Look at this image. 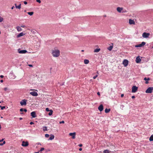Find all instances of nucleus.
<instances>
[{
    "label": "nucleus",
    "mask_w": 153,
    "mask_h": 153,
    "mask_svg": "<svg viewBox=\"0 0 153 153\" xmlns=\"http://www.w3.org/2000/svg\"><path fill=\"white\" fill-rule=\"evenodd\" d=\"M16 28L17 29V30L19 32L21 31L22 30V29L19 26H18L16 27Z\"/></svg>",
    "instance_id": "nucleus-19"
},
{
    "label": "nucleus",
    "mask_w": 153,
    "mask_h": 153,
    "mask_svg": "<svg viewBox=\"0 0 153 153\" xmlns=\"http://www.w3.org/2000/svg\"><path fill=\"white\" fill-rule=\"evenodd\" d=\"M141 61V59L139 56L137 57L136 59V62L137 63H140Z\"/></svg>",
    "instance_id": "nucleus-11"
},
{
    "label": "nucleus",
    "mask_w": 153,
    "mask_h": 153,
    "mask_svg": "<svg viewBox=\"0 0 153 153\" xmlns=\"http://www.w3.org/2000/svg\"><path fill=\"white\" fill-rule=\"evenodd\" d=\"M15 6L16 8H18V9H20L21 8V4H20L18 6L16 4H15Z\"/></svg>",
    "instance_id": "nucleus-17"
},
{
    "label": "nucleus",
    "mask_w": 153,
    "mask_h": 153,
    "mask_svg": "<svg viewBox=\"0 0 153 153\" xmlns=\"http://www.w3.org/2000/svg\"><path fill=\"white\" fill-rule=\"evenodd\" d=\"M113 48V46H110L108 48V50L109 51H111L112 50Z\"/></svg>",
    "instance_id": "nucleus-28"
},
{
    "label": "nucleus",
    "mask_w": 153,
    "mask_h": 153,
    "mask_svg": "<svg viewBox=\"0 0 153 153\" xmlns=\"http://www.w3.org/2000/svg\"><path fill=\"white\" fill-rule=\"evenodd\" d=\"M148 82H148V81H146V82L145 83H146V84H148Z\"/></svg>",
    "instance_id": "nucleus-53"
},
{
    "label": "nucleus",
    "mask_w": 153,
    "mask_h": 153,
    "mask_svg": "<svg viewBox=\"0 0 153 153\" xmlns=\"http://www.w3.org/2000/svg\"><path fill=\"white\" fill-rule=\"evenodd\" d=\"M43 130L44 131H47V127H43Z\"/></svg>",
    "instance_id": "nucleus-34"
},
{
    "label": "nucleus",
    "mask_w": 153,
    "mask_h": 153,
    "mask_svg": "<svg viewBox=\"0 0 153 153\" xmlns=\"http://www.w3.org/2000/svg\"><path fill=\"white\" fill-rule=\"evenodd\" d=\"M22 145L23 146H27L28 145V142H25L23 141L22 142Z\"/></svg>",
    "instance_id": "nucleus-8"
},
{
    "label": "nucleus",
    "mask_w": 153,
    "mask_h": 153,
    "mask_svg": "<svg viewBox=\"0 0 153 153\" xmlns=\"http://www.w3.org/2000/svg\"><path fill=\"white\" fill-rule=\"evenodd\" d=\"M33 89H30V90H33Z\"/></svg>",
    "instance_id": "nucleus-61"
},
{
    "label": "nucleus",
    "mask_w": 153,
    "mask_h": 153,
    "mask_svg": "<svg viewBox=\"0 0 153 153\" xmlns=\"http://www.w3.org/2000/svg\"><path fill=\"white\" fill-rule=\"evenodd\" d=\"M24 4H27V2L26 1H24Z\"/></svg>",
    "instance_id": "nucleus-43"
},
{
    "label": "nucleus",
    "mask_w": 153,
    "mask_h": 153,
    "mask_svg": "<svg viewBox=\"0 0 153 153\" xmlns=\"http://www.w3.org/2000/svg\"><path fill=\"white\" fill-rule=\"evenodd\" d=\"M24 35L25 33H23V32H22L20 33L17 36V37H19L24 36Z\"/></svg>",
    "instance_id": "nucleus-18"
},
{
    "label": "nucleus",
    "mask_w": 153,
    "mask_h": 153,
    "mask_svg": "<svg viewBox=\"0 0 153 153\" xmlns=\"http://www.w3.org/2000/svg\"><path fill=\"white\" fill-rule=\"evenodd\" d=\"M153 87H149L146 91V93H151L152 92V89Z\"/></svg>",
    "instance_id": "nucleus-5"
},
{
    "label": "nucleus",
    "mask_w": 153,
    "mask_h": 153,
    "mask_svg": "<svg viewBox=\"0 0 153 153\" xmlns=\"http://www.w3.org/2000/svg\"><path fill=\"white\" fill-rule=\"evenodd\" d=\"M98 71H97L96 74V75L95 76H94L93 77V78L94 79H95L98 76Z\"/></svg>",
    "instance_id": "nucleus-25"
},
{
    "label": "nucleus",
    "mask_w": 153,
    "mask_h": 153,
    "mask_svg": "<svg viewBox=\"0 0 153 153\" xmlns=\"http://www.w3.org/2000/svg\"><path fill=\"white\" fill-rule=\"evenodd\" d=\"M44 150V148H42L40 149V150L39 151V152H41L43 151Z\"/></svg>",
    "instance_id": "nucleus-39"
},
{
    "label": "nucleus",
    "mask_w": 153,
    "mask_h": 153,
    "mask_svg": "<svg viewBox=\"0 0 153 153\" xmlns=\"http://www.w3.org/2000/svg\"><path fill=\"white\" fill-rule=\"evenodd\" d=\"M124 12H126V11H124Z\"/></svg>",
    "instance_id": "nucleus-62"
},
{
    "label": "nucleus",
    "mask_w": 153,
    "mask_h": 153,
    "mask_svg": "<svg viewBox=\"0 0 153 153\" xmlns=\"http://www.w3.org/2000/svg\"><path fill=\"white\" fill-rule=\"evenodd\" d=\"M14 6H13L12 7H11V9H13L14 8Z\"/></svg>",
    "instance_id": "nucleus-55"
},
{
    "label": "nucleus",
    "mask_w": 153,
    "mask_h": 153,
    "mask_svg": "<svg viewBox=\"0 0 153 153\" xmlns=\"http://www.w3.org/2000/svg\"><path fill=\"white\" fill-rule=\"evenodd\" d=\"M25 27V26L24 25H22L21 26V27Z\"/></svg>",
    "instance_id": "nucleus-44"
},
{
    "label": "nucleus",
    "mask_w": 153,
    "mask_h": 153,
    "mask_svg": "<svg viewBox=\"0 0 153 153\" xmlns=\"http://www.w3.org/2000/svg\"><path fill=\"white\" fill-rule=\"evenodd\" d=\"M36 153H39V152H36Z\"/></svg>",
    "instance_id": "nucleus-60"
},
{
    "label": "nucleus",
    "mask_w": 153,
    "mask_h": 153,
    "mask_svg": "<svg viewBox=\"0 0 153 153\" xmlns=\"http://www.w3.org/2000/svg\"><path fill=\"white\" fill-rule=\"evenodd\" d=\"M123 96H124V94H122L121 95V97H123Z\"/></svg>",
    "instance_id": "nucleus-46"
},
{
    "label": "nucleus",
    "mask_w": 153,
    "mask_h": 153,
    "mask_svg": "<svg viewBox=\"0 0 153 153\" xmlns=\"http://www.w3.org/2000/svg\"><path fill=\"white\" fill-rule=\"evenodd\" d=\"M46 111H47L48 112L50 111V110L49 109V108H46Z\"/></svg>",
    "instance_id": "nucleus-38"
},
{
    "label": "nucleus",
    "mask_w": 153,
    "mask_h": 153,
    "mask_svg": "<svg viewBox=\"0 0 153 153\" xmlns=\"http://www.w3.org/2000/svg\"><path fill=\"white\" fill-rule=\"evenodd\" d=\"M135 47H142V46L141 45V44H139V45H136L135 46Z\"/></svg>",
    "instance_id": "nucleus-31"
},
{
    "label": "nucleus",
    "mask_w": 153,
    "mask_h": 153,
    "mask_svg": "<svg viewBox=\"0 0 153 153\" xmlns=\"http://www.w3.org/2000/svg\"><path fill=\"white\" fill-rule=\"evenodd\" d=\"M1 125H0V129H1Z\"/></svg>",
    "instance_id": "nucleus-56"
},
{
    "label": "nucleus",
    "mask_w": 153,
    "mask_h": 153,
    "mask_svg": "<svg viewBox=\"0 0 153 153\" xmlns=\"http://www.w3.org/2000/svg\"><path fill=\"white\" fill-rule=\"evenodd\" d=\"M76 133L75 132L71 133L69 134V135L70 136L72 137V138L73 139H74L75 138Z\"/></svg>",
    "instance_id": "nucleus-7"
},
{
    "label": "nucleus",
    "mask_w": 153,
    "mask_h": 153,
    "mask_svg": "<svg viewBox=\"0 0 153 153\" xmlns=\"http://www.w3.org/2000/svg\"><path fill=\"white\" fill-rule=\"evenodd\" d=\"M31 116L33 118L36 117V116L35 112L33 111L30 113Z\"/></svg>",
    "instance_id": "nucleus-12"
},
{
    "label": "nucleus",
    "mask_w": 153,
    "mask_h": 153,
    "mask_svg": "<svg viewBox=\"0 0 153 153\" xmlns=\"http://www.w3.org/2000/svg\"><path fill=\"white\" fill-rule=\"evenodd\" d=\"M20 111L21 112L25 111V112H26L27 111V110L26 109H23V108H21L20 110Z\"/></svg>",
    "instance_id": "nucleus-22"
},
{
    "label": "nucleus",
    "mask_w": 153,
    "mask_h": 153,
    "mask_svg": "<svg viewBox=\"0 0 153 153\" xmlns=\"http://www.w3.org/2000/svg\"><path fill=\"white\" fill-rule=\"evenodd\" d=\"M97 94L98 95H100V93L99 92H97Z\"/></svg>",
    "instance_id": "nucleus-51"
},
{
    "label": "nucleus",
    "mask_w": 153,
    "mask_h": 153,
    "mask_svg": "<svg viewBox=\"0 0 153 153\" xmlns=\"http://www.w3.org/2000/svg\"><path fill=\"white\" fill-rule=\"evenodd\" d=\"M30 125H31V124H33V123L32 122H31L30 123Z\"/></svg>",
    "instance_id": "nucleus-50"
},
{
    "label": "nucleus",
    "mask_w": 153,
    "mask_h": 153,
    "mask_svg": "<svg viewBox=\"0 0 153 153\" xmlns=\"http://www.w3.org/2000/svg\"><path fill=\"white\" fill-rule=\"evenodd\" d=\"M5 141H4V139H2L1 140H0V145L2 146L4 144H5Z\"/></svg>",
    "instance_id": "nucleus-14"
},
{
    "label": "nucleus",
    "mask_w": 153,
    "mask_h": 153,
    "mask_svg": "<svg viewBox=\"0 0 153 153\" xmlns=\"http://www.w3.org/2000/svg\"><path fill=\"white\" fill-rule=\"evenodd\" d=\"M1 107H2V106H1V105H0V108H1Z\"/></svg>",
    "instance_id": "nucleus-58"
},
{
    "label": "nucleus",
    "mask_w": 153,
    "mask_h": 153,
    "mask_svg": "<svg viewBox=\"0 0 153 153\" xmlns=\"http://www.w3.org/2000/svg\"><path fill=\"white\" fill-rule=\"evenodd\" d=\"M150 35V34L149 33H146V32H144L142 34V37L143 38H149Z\"/></svg>",
    "instance_id": "nucleus-2"
},
{
    "label": "nucleus",
    "mask_w": 153,
    "mask_h": 153,
    "mask_svg": "<svg viewBox=\"0 0 153 153\" xmlns=\"http://www.w3.org/2000/svg\"><path fill=\"white\" fill-rule=\"evenodd\" d=\"M28 66L30 67H33V65H28Z\"/></svg>",
    "instance_id": "nucleus-45"
},
{
    "label": "nucleus",
    "mask_w": 153,
    "mask_h": 153,
    "mask_svg": "<svg viewBox=\"0 0 153 153\" xmlns=\"http://www.w3.org/2000/svg\"><path fill=\"white\" fill-rule=\"evenodd\" d=\"M100 48H97L94 50V52H98L100 51Z\"/></svg>",
    "instance_id": "nucleus-21"
},
{
    "label": "nucleus",
    "mask_w": 153,
    "mask_h": 153,
    "mask_svg": "<svg viewBox=\"0 0 153 153\" xmlns=\"http://www.w3.org/2000/svg\"><path fill=\"white\" fill-rule=\"evenodd\" d=\"M49 135L48 134H46L45 135V136L46 137H49Z\"/></svg>",
    "instance_id": "nucleus-37"
},
{
    "label": "nucleus",
    "mask_w": 153,
    "mask_h": 153,
    "mask_svg": "<svg viewBox=\"0 0 153 153\" xmlns=\"http://www.w3.org/2000/svg\"><path fill=\"white\" fill-rule=\"evenodd\" d=\"M54 137L53 135H51V137H50L49 138V140H52L54 138Z\"/></svg>",
    "instance_id": "nucleus-24"
},
{
    "label": "nucleus",
    "mask_w": 153,
    "mask_h": 153,
    "mask_svg": "<svg viewBox=\"0 0 153 153\" xmlns=\"http://www.w3.org/2000/svg\"><path fill=\"white\" fill-rule=\"evenodd\" d=\"M65 123V122L64 121L62 120L61 121H59V124H61V123Z\"/></svg>",
    "instance_id": "nucleus-36"
},
{
    "label": "nucleus",
    "mask_w": 153,
    "mask_h": 153,
    "mask_svg": "<svg viewBox=\"0 0 153 153\" xmlns=\"http://www.w3.org/2000/svg\"><path fill=\"white\" fill-rule=\"evenodd\" d=\"M53 111L52 110H50L49 112L48 113V115L50 116L51 115L53 114Z\"/></svg>",
    "instance_id": "nucleus-27"
},
{
    "label": "nucleus",
    "mask_w": 153,
    "mask_h": 153,
    "mask_svg": "<svg viewBox=\"0 0 153 153\" xmlns=\"http://www.w3.org/2000/svg\"><path fill=\"white\" fill-rule=\"evenodd\" d=\"M110 108L109 109H107L106 108L105 110V112L106 113H108L110 112Z\"/></svg>",
    "instance_id": "nucleus-23"
},
{
    "label": "nucleus",
    "mask_w": 153,
    "mask_h": 153,
    "mask_svg": "<svg viewBox=\"0 0 153 153\" xmlns=\"http://www.w3.org/2000/svg\"><path fill=\"white\" fill-rule=\"evenodd\" d=\"M27 100L25 99H24L22 100L20 102V104L22 106L23 105H25L27 104Z\"/></svg>",
    "instance_id": "nucleus-3"
},
{
    "label": "nucleus",
    "mask_w": 153,
    "mask_h": 153,
    "mask_svg": "<svg viewBox=\"0 0 153 153\" xmlns=\"http://www.w3.org/2000/svg\"><path fill=\"white\" fill-rule=\"evenodd\" d=\"M129 23L130 25H135V22L133 20L129 19Z\"/></svg>",
    "instance_id": "nucleus-15"
},
{
    "label": "nucleus",
    "mask_w": 153,
    "mask_h": 153,
    "mask_svg": "<svg viewBox=\"0 0 153 153\" xmlns=\"http://www.w3.org/2000/svg\"><path fill=\"white\" fill-rule=\"evenodd\" d=\"M153 91V89H152V91Z\"/></svg>",
    "instance_id": "nucleus-63"
},
{
    "label": "nucleus",
    "mask_w": 153,
    "mask_h": 153,
    "mask_svg": "<svg viewBox=\"0 0 153 153\" xmlns=\"http://www.w3.org/2000/svg\"><path fill=\"white\" fill-rule=\"evenodd\" d=\"M123 8L122 7H118L117 8V11L119 13H121L123 10Z\"/></svg>",
    "instance_id": "nucleus-16"
},
{
    "label": "nucleus",
    "mask_w": 153,
    "mask_h": 153,
    "mask_svg": "<svg viewBox=\"0 0 153 153\" xmlns=\"http://www.w3.org/2000/svg\"><path fill=\"white\" fill-rule=\"evenodd\" d=\"M1 103V102L0 101V103Z\"/></svg>",
    "instance_id": "nucleus-64"
},
{
    "label": "nucleus",
    "mask_w": 153,
    "mask_h": 153,
    "mask_svg": "<svg viewBox=\"0 0 153 153\" xmlns=\"http://www.w3.org/2000/svg\"><path fill=\"white\" fill-rule=\"evenodd\" d=\"M98 110L100 111H102L103 109V106L102 104L100 105L98 108Z\"/></svg>",
    "instance_id": "nucleus-13"
},
{
    "label": "nucleus",
    "mask_w": 153,
    "mask_h": 153,
    "mask_svg": "<svg viewBox=\"0 0 153 153\" xmlns=\"http://www.w3.org/2000/svg\"><path fill=\"white\" fill-rule=\"evenodd\" d=\"M3 20V18L0 16V22H2Z\"/></svg>",
    "instance_id": "nucleus-33"
},
{
    "label": "nucleus",
    "mask_w": 153,
    "mask_h": 153,
    "mask_svg": "<svg viewBox=\"0 0 153 153\" xmlns=\"http://www.w3.org/2000/svg\"><path fill=\"white\" fill-rule=\"evenodd\" d=\"M89 62V61L88 59H85L84 60V63L85 64H88Z\"/></svg>",
    "instance_id": "nucleus-20"
},
{
    "label": "nucleus",
    "mask_w": 153,
    "mask_h": 153,
    "mask_svg": "<svg viewBox=\"0 0 153 153\" xmlns=\"http://www.w3.org/2000/svg\"><path fill=\"white\" fill-rule=\"evenodd\" d=\"M135 96H133L131 97V98L132 99L134 98H135Z\"/></svg>",
    "instance_id": "nucleus-49"
},
{
    "label": "nucleus",
    "mask_w": 153,
    "mask_h": 153,
    "mask_svg": "<svg viewBox=\"0 0 153 153\" xmlns=\"http://www.w3.org/2000/svg\"><path fill=\"white\" fill-rule=\"evenodd\" d=\"M52 54L53 57H58L60 55V51L58 50L54 49L52 51Z\"/></svg>",
    "instance_id": "nucleus-1"
},
{
    "label": "nucleus",
    "mask_w": 153,
    "mask_h": 153,
    "mask_svg": "<svg viewBox=\"0 0 153 153\" xmlns=\"http://www.w3.org/2000/svg\"><path fill=\"white\" fill-rule=\"evenodd\" d=\"M79 150L80 151H81L82 150V149L81 148H79Z\"/></svg>",
    "instance_id": "nucleus-54"
},
{
    "label": "nucleus",
    "mask_w": 153,
    "mask_h": 153,
    "mask_svg": "<svg viewBox=\"0 0 153 153\" xmlns=\"http://www.w3.org/2000/svg\"><path fill=\"white\" fill-rule=\"evenodd\" d=\"M5 108V106H2V107H1V109L2 110H3Z\"/></svg>",
    "instance_id": "nucleus-42"
},
{
    "label": "nucleus",
    "mask_w": 153,
    "mask_h": 153,
    "mask_svg": "<svg viewBox=\"0 0 153 153\" xmlns=\"http://www.w3.org/2000/svg\"><path fill=\"white\" fill-rule=\"evenodd\" d=\"M110 152L108 150H105L103 151L104 153H110Z\"/></svg>",
    "instance_id": "nucleus-30"
},
{
    "label": "nucleus",
    "mask_w": 153,
    "mask_h": 153,
    "mask_svg": "<svg viewBox=\"0 0 153 153\" xmlns=\"http://www.w3.org/2000/svg\"><path fill=\"white\" fill-rule=\"evenodd\" d=\"M4 91H6L8 90V88L7 87L5 88H4Z\"/></svg>",
    "instance_id": "nucleus-41"
},
{
    "label": "nucleus",
    "mask_w": 153,
    "mask_h": 153,
    "mask_svg": "<svg viewBox=\"0 0 153 153\" xmlns=\"http://www.w3.org/2000/svg\"><path fill=\"white\" fill-rule=\"evenodd\" d=\"M22 119V118H20V120H21V119Z\"/></svg>",
    "instance_id": "nucleus-57"
},
{
    "label": "nucleus",
    "mask_w": 153,
    "mask_h": 153,
    "mask_svg": "<svg viewBox=\"0 0 153 153\" xmlns=\"http://www.w3.org/2000/svg\"><path fill=\"white\" fill-rule=\"evenodd\" d=\"M141 45H142V46H143L145 45L146 42H143L141 43Z\"/></svg>",
    "instance_id": "nucleus-35"
},
{
    "label": "nucleus",
    "mask_w": 153,
    "mask_h": 153,
    "mask_svg": "<svg viewBox=\"0 0 153 153\" xmlns=\"http://www.w3.org/2000/svg\"><path fill=\"white\" fill-rule=\"evenodd\" d=\"M18 52L19 53H25L27 52V51L25 50H23L19 51Z\"/></svg>",
    "instance_id": "nucleus-10"
},
{
    "label": "nucleus",
    "mask_w": 153,
    "mask_h": 153,
    "mask_svg": "<svg viewBox=\"0 0 153 153\" xmlns=\"http://www.w3.org/2000/svg\"><path fill=\"white\" fill-rule=\"evenodd\" d=\"M36 1L37 2H38L39 3H41V1L40 0H36Z\"/></svg>",
    "instance_id": "nucleus-40"
},
{
    "label": "nucleus",
    "mask_w": 153,
    "mask_h": 153,
    "mask_svg": "<svg viewBox=\"0 0 153 153\" xmlns=\"http://www.w3.org/2000/svg\"><path fill=\"white\" fill-rule=\"evenodd\" d=\"M0 82H3V81L2 79H1L0 80Z\"/></svg>",
    "instance_id": "nucleus-52"
},
{
    "label": "nucleus",
    "mask_w": 153,
    "mask_h": 153,
    "mask_svg": "<svg viewBox=\"0 0 153 153\" xmlns=\"http://www.w3.org/2000/svg\"><path fill=\"white\" fill-rule=\"evenodd\" d=\"M82 144H80L79 145V146L80 147H82Z\"/></svg>",
    "instance_id": "nucleus-47"
},
{
    "label": "nucleus",
    "mask_w": 153,
    "mask_h": 153,
    "mask_svg": "<svg viewBox=\"0 0 153 153\" xmlns=\"http://www.w3.org/2000/svg\"><path fill=\"white\" fill-rule=\"evenodd\" d=\"M82 52H83V51H84V50H82Z\"/></svg>",
    "instance_id": "nucleus-59"
},
{
    "label": "nucleus",
    "mask_w": 153,
    "mask_h": 153,
    "mask_svg": "<svg viewBox=\"0 0 153 153\" xmlns=\"http://www.w3.org/2000/svg\"><path fill=\"white\" fill-rule=\"evenodd\" d=\"M27 14L29 15L30 16H32L33 14L34 13L33 12H28L27 13Z\"/></svg>",
    "instance_id": "nucleus-29"
},
{
    "label": "nucleus",
    "mask_w": 153,
    "mask_h": 153,
    "mask_svg": "<svg viewBox=\"0 0 153 153\" xmlns=\"http://www.w3.org/2000/svg\"><path fill=\"white\" fill-rule=\"evenodd\" d=\"M144 80H150V78H147L146 77H145L144 79Z\"/></svg>",
    "instance_id": "nucleus-32"
},
{
    "label": "nucleus",
    "mask_w": 153,
    "mask_h": 153,
    "mask_svg": "<svg viewBox=\"0 0 153 153\" xmlns=\"http://www.w3.org/2000/svg\"><path fill=\"white\" fill-rule=\"evenodd\" d=\"M149 140L150 141H153V135H152L150 137Z\"/></svg>",
    "instance_id": "nucleus-26"
},
{
    "label": "nucleus",
    "mask_w": 153,
    "mask_h": 153,
    "mask_svg": "<svg viewBox=\"0 0 153 153\" xmlns=\"http://www.w3.org/2000/svg\"><path fill=\"white\" fill-rule=\"evenodd\" d=\"M3 77H4V76H3V75H1V76H0V77H1V78H3Z\"/></svg>",
    "instance_id": "nucleus-48"
},
{
    "label": "nucleus",
    "mask_w": 153,
    "mask_h": 153,
    "mask_svg": "<svg viewBox=\"0 0 153 153\" xmlns=\"http://www.w3.org/2000/svg\"><path fill=\"white\" fill-rule=\"evenodd\" d=\"M30 94L34 96H36L38 95L37 93L35 91H33L30 92Z\"/></svg>",
    "instance_id": "nucleus-9"
},
{
    "label": "nucleus",
    "mask_w": 153,
    "mask_h": 153,
    "mask_svg": "<svg viewBox=\"0 0 153 153\" xmlns=\"http://www.w3.org/2000/svg\"><path fill=\"white\" fill-rule=\"evenodd\" d=\"M138 88L135 86H133L132 88V92L135 93L137 90Z\"/></svg>",
    "instance_id": "nucleus-4"
},
{
    "label": "nucleus",
    "mask_w": 153,
    "mask_h": 153,
    "mask_svg": "<svg viewBox=\"0 0 153 153\" xmlns=\"http://www.w3.org/2000/svg\"><path fill=\"white\" fill-rule=\"evenodd\" d=\"M128 61L126 59H124L123 62V64L125 67H126L128 64Z\"/></svg>",
    "instance_id": "nucleus-6"
}]
</instances>
